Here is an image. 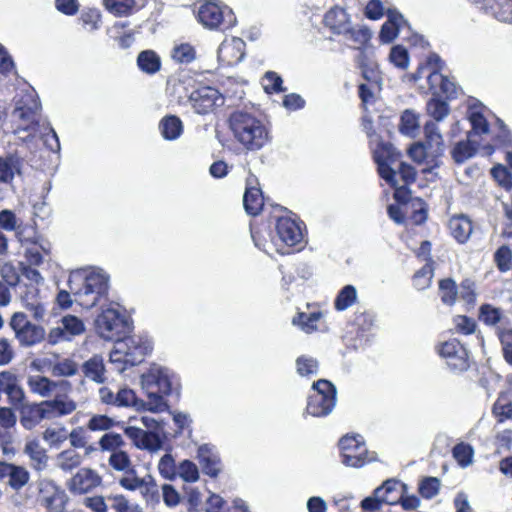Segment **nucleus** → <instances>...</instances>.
Here are the masks:
<instances>
[{
  "instance_id": "obj_1",
  "label": "nucleus",
  "mask_w": 512,
  "mask_h": 512,
  "mask_svg": "<svg viewBox=\"0 0 512 512\" xmlns=\"http://www.w3.org/2000/svg\"><path fill=\"white\" fill-rule=\"evenodd\" d=\"M70 292L75 301L83 308L101 306L94 324L99 337L106 341H116L130 331L129 321L115 303L105 305L109 290V275L102 269H78L70 273L68 279Z\"/></svg>"
},
{
  "instance_id": "obj_2",
  "label": "nucleus",
  "mask_w": 512,
  "mask_h": 512,
  "mask_svg": "<svg viewBox=\"0 0 512 512\" xmlns=\"http://www.w3.org/2000/svg\"><path fill=\"white\" fill-rule=\"evenodd\" d=\"M234 137L248 150H259L268 142V132L263 123L250 113L236 111L230 116Z\"/></svg>"
},
{
  "instance_id": "obj_3",
  "label": "nucleus",
  "mask_w": 512,
  "mask_h": 512,
  "mask_svg": "<svg viewBox=\"0 0 512 512\" xmlns=\"http://www.w3.org/2000/svg\"><path fill=\"white\" fill-rule=\"evenodd\" d=\"M151 350L152 344L145 337L138 335L121 337L115 341L114 349L110 353V361L134 366L140 364Z\"/></svg>"
},
{
  "instance_id": "obj_4",
  "label": "nucleus",
  "mask_w": 512,
  "mask_h": 512,
  "mask_svg": "<svg viewBox=\"0 0 512 512\" xmlns=\"http://www.w3.org/2000/svg\"><path fill=\"white\" fill-rule=\"evenodd\" d=\"M40 108L41 104L32 92L17 100L12 118L14 121H20L14 130L19 139L27 141L34 136L37 131L35 119Z\"/></svg>"
},
{
  "instance_id": "obj_5",
  "label": "nucleus",
  "mask_w": 512,
  "mask_h": 512,
  "mask_svg": "<svg viewBox=\"0 0 512 512\" xmlns=\"http://www.w3.org/2000/svg\"><path fill=\"white\" fill-rule=\"evenodd\" d=\"M336 387L328 380L320 379L312 385L306 412L314 417L329 415L336 405Z\"/></svg>"
},
{
  "instance_id": "obj_6",
  "label": "nucleus",
  "mask_w": 512,
  "mask_h": 512,
  "mask_svg": "<svg viewBox=\"0 0 512 512\" xmlns=\"http://www.w3.org/2000/svg\"><path fill=\"white\" fill-rule=\"evenodd\" d=\"M197 18L210 30H226L236 23V17L229 7L220 6L213 1H207L199 7Z\"/></svg>"
},
{
  "instance_id": "obj_7",
  "label": "nucleus",
  "mask_w": 512,
  "mask_h": 512,
  "mask_svg": "<svg viewBox=\"0 0 512 512\" xmlns=\"http://www.w3.org/2000/svg\"><path fill=\"white\" fill-rule=\"evenodd\" d=\"M9 325L21 346L30 347L45 338V329L28 321L27 316L22 312L14 313Z\"/></svg>"
},
{
  "instance_id": "obj_8",
  "label": "nucleus",
  "mask_w": 512,
  "mask_h": 512,
  "mask_svg": "<svg viewBox=\"0 0 512 512\" xmlns=\"http://www.w3.org/2000/svg\"><path fill=\"white\" fill-rule=\"evenodd\" d=\"M339 446L342 452V462L346 466L358 468L372 460L368 457L367 448L360 435L342 437Z\"/></svg>"
},
{
  "instance_id": "obj_9",
  "label": "nucleus",
  "mask_w": 512,
  "mask_h": 512,
  "mask_svg": "<svg viewBox=\"0 0 512 512\" xmlns=\"http://www.w3.org/2000/svg\"><path fill=\"white\" fill-rule=\"evenodd\" d=\"M118 484L127 491H139L147 502L153 500L158 495V486L154 477L150 474L139 477L135 469L124 473L119 478Z\"/></svg>"
},
{
  "instance_id": "obj_10",
  "label": "nucleus",
  "mask_w": 512,
  "mask_h": 512,
  "mask_svg": "<svg viewBox=\"0 0 512 512\" xmlns=\"http://www.w3.org/2000/svg\"><path fill=\"white\" fill-rule=\"evenodd\" d=\"M141 383L143 389H155L164 395H169L178 390V383L167 368L154 365L149 371L142 375Z\"/></svg>"
},
{
  "instance_id": "obj_11",
  "label": "nucleus",
  "mask_w": 512,
  "mask_h": 512,
  "mask_svg": "<svg viewBox=\"0 0 512 512\" xmlns=\"http://www.w3.org/2000/svg\"><path fill=\"white\" fill-rule=\"evenodd\" d=\"M437 352L452 371L463 372L469 368L468 351L457 339L441 343L437 347Z\"/></svg>"
},
{
  "instance_id": "obj_12",
  "label": "nucleus",
  "mask_w": 512,
  "mask_h": 512,
  "mask_svg": "<svg viewBox=\"0 0 512 512\" xmlns=\"http://www.w3.org/2000/svg\"><path fill=\"white\" fill-rule=\"evenodd\" d=\"M425 142L423 143L429 151L431 163L430 167H424L423 173H432L434 169L438 168L441 164L440 158L445 151L443 137L439 131L438 126L434 122H427L424 127Z\"/></svg>"
},
{
  "instance_id": "obj_13",
  "label": "nucleus",
  "mask_w": 512,
  "mask_h": 512,
  "mask_svg": "<svg viewBox=\"0 0 512 512\" xmlns=\"http://www.w3.org/2000/svg\"><path fill=\"white\" fill-rule=\"evenodd\" d=\"M41 504L51 512H63L68 503L66 492L51 479L39 482Z\"/></svg>"
},
{
  "instance_id": "obj_14",
  "label": "nucleus",
  "mask_w": 512,
  "mask_h": 512,
  "mask_svg": "<svg viewBox=\"0 0 512 512\" xmlns=\"http://www.w3.org/2000/svg\"><path fill=\"white\" fill-rule=\"evenodd\" d=\"M386 152L389 155L387 159H384L378 151L374 154V159L378 165V172L387 183L394 187L395 200L400 203H406L410 198L409 190L406 187L407 185L400 184L399 180L396 179V171L391 167V164L393 163V160L390 157L391 152L389 149H387Z\"/></svg>"
},
{
  "instance_id": "obj_15",
  "label": "nucleus",
  "mask_w": 512,
  "mask_h": 512,
  "mask_svg": "<svg viewBox=\"0 0 512 512\" xmlns=\"http://www.w3.org/2000/svg\"><path fill=\"white\" fill-rule=\"evenodd\" d=\"M27 385L31 393L41 398H52L58 392H70L72 385L67 380H51L42 375H31L27 379Z\"/></svg>"
},
{
  "instance_id": "obj_16",
  "label": "nucleus",
  "mask_w": 512,
  "mask_h": 512,
  "mask_svg": "<svg viewBox=\"0 0 512 512\" xmlns=\"http://www.w3.org/2000/svg\"><path fill=\"white\" fill-rule=\"evenodd\" d=\"M102 483V477L97 471L89 467L80 468L70 479L66 482V487L73 495H84Z\"/></svg>"
},
{
  "instance_id": "obj_17",
  "label": "nucleus",
  "mask_w": 512,
  "mask_h": 512,
  "mask_svg": "<svg viewBox=\"0 0 512 512\" xmlns=\"http://www.w3.org/2000/svg\"><path fill=\"white\" fill-rule=\"evenodd\" d=\"M85 332L83 321L74 315H65L61 318L58 326L52 328L48 334V341L57 344L62 341H70L73 337Z\"/></svg>"
},
{
  "instance_id": "obj_18",
  "label": "nucleus",
  "mask_w": 512,
  "mask_h": 512,
  "mask_svg": "<svg viewBox=\"0 0 512 512\" xmlns=\"http://www.w3.org/2000/svg\"><path fill=\"white\" fill-rule=\"evenodd\" d=\"M189 102L197 114H207L212 111L215 106L220 105L223 99L218 90L204 86L191 93Z\"/></svg>"
},
{
  "instance_id": "obj_19",
  "label": "nucleus",
  "mask_w": 512,
  "mask_h": 512,
  "mask_svg": "<svg viewBox=\"0 0 512 512\" xmlns=\"http://www.w3.org/2000/svg\"><path fill=\"white\" fill-rule=\"evenodd\" d=\"M69 392H58L52 399L42 401L47 419L70 415L77 409V403L67 396Z\"/></svg>"
},
{
  "instance_id": "obj_20",
  "label": "nucleus",
  "mask_w": 512,
  "mask_h": 512,
  "mask_svg": "<svg viewBox=\"0 0 512 512\" xmlns=\"http://www.w3.org/2000/svg\"><path fill=\"white\" fill-rule=\"evenodd\" d=\"M276 234L279 241L288 247L295 246L302 240V231L298 223L287 217H280L276 223Z\"/></svg>"
},
{
  "instance_id": "obj_21",
  "label": "nucleus",
  "mask_w": 512,
  "mask_h": 512,
  "mask_svg": "<svg viewBox=\"0 0 512 512\" xmlns=\"http://www.w3.org/2000/svg\"><path fill=\"white\" fill-rule=\"evenodd\" d=\"M23 452L28 456L30 465L35 471L41 472L48 467L49 456L39 440H27Z\"/></svg>"
},
{
  "instance_id": "obj_22",
  "label": "nucleus",
  "mask_w": 512,
  "mask_h": 512,
  "mask_svg": "<svg viewBox=\"0 0 512 512\" xmlns=\"http://www.w3.org/2000/svg\"><path fill=\"white\" fill-rule=\"evenodd\" d=\"M324 24L334 34L343 35L344 32L348 31L351 20L343 8L334 6L326 12Z\"/></svg>"
},
{
  "instance_id": "obj_23",
  "label": "nucleus",
  "mask_w": 512,
  "mask_h": 512,
  "mask_svg": "<svg viewBox=\"0 0 512 512\" xmlns=\"http://www.w3.org/2000/svg\"><path fill=\"white\" fill-rule=\"evenodd\" d=\"M480 7L486 14L501 22L512 23V0H482Z\"/></svg>"
},
{
  "instance_id": "obj_24",
  "label": "nucleus",
  "mask_w": 512,
  "mask_h": 512,
  "mask_svg": "<svg viewBox=\"0 0 512 512\" xmlns=\"http://www.w3.org/2000/svg\"><path fill=\"white\" fill-rule=\"evenodd\" d=\"M43 419H47L43 402L22 406L20 410V423L26 430H32Z\"/></svg>"
},
{
  "instance_id": "obj_25",
  "label": "nucleus",
  "mask_w": 512,
  "mask_h": 512,
  "mask_svg": "<svg viewBox=\"0 0 512 512\" xmlns=\"http://www.w3.org/2000/svg\"><path fill=\"white\" fill-rule=\"evenodd\" d=\"M406 485L396 479L386 480L382 486L375 489V494L384 504L393 505L400 501Z\"/></svg>"
},
{
  "instance_id": "obj_26",
  "label": "nucleus",
  "mask_w": 512,
  "mask_h": 512,
  "mask_svg": "<svg viewBox=\"0 0 512 512\" xmlns=\"http://www.w3.org/2000/svg\"><path fill=\"white\" fill-rule=\"evenodd\" d=\"M387 17L388 19L383 24L379 34V38L383 43L392 42L398 36L401 28L406 25L403 16L395 10H388Z\"/></svg>"
},
{
  "instance_id": "obj_27",
  "label": "nucleus",
  "mask_w": 512,
  "mask_h": 512,
  "mask_svg": "<svg viewBox=\"0 0 512 512\" xmlns=\"http://www.w3.org/2000/svg\"><path fill=\"white\" fill-rule=\"evenodd\" d=\"M449 229L455 240L463 244L469 240L473 231V224L468 216L460 214L450 219Z\"/></svg>"
},
{
  "instance_id": "obj_28",
  "label": "nucleus",
  "mask_w": 512,
  "mask_h": 512,
  "mask_svg": "<svg viewBox=\"0 0 512 512\" xmlns=\"http://www.w3.org/2000/svg\"><path fill=\"white\" fill-rule=\"evenodd\" d=\"M23 160L17 155L9 154L0 157V182L10 183L15 175H20Z\"/></svg>"
},
{
  "instance_id": "obj_29",
  "label": "nucleus",
  "mask_w": 512,
  "mask_h": 512,
  "mask_svg": "<svg viewBox=\"0 0 512 512\" xmlns=\"http://www.w3.org/2000/svg\"><path fill=\"white\" fill-rule=\"evenodd\" d=\"M243 45V42L238 38L223 41L218 48V58L227 64L241 61L243 58V53L241 52Z\"/></svg>"
},
{
  "instance_id": "obj_30",
  "label": "nucleus",
  "mask_w": 512,
  "mask_h": 512,
  "mask_svg": "<svg viewBox=\"0 0 512 512\" xmlns=\"http://www.w3.org/2000/svg\"><path fill=\"white\" fill-rule=\"evenodd\" d=\"M198 458L204 473L215 477L220 471V460L209 445H202L198 449Z\"/></svg>"
},
{
  "instance_id": "obj_31",
  "label": "nucleus",
  "mask_w": 512,
  "mask_h": 512,
  "mask_svg": "<svg viewBox=\"0 0 512 512\" xmlns=\"http://www.w3.org/2000/svg\"><path fill=\"white\" fill-rule=\"evenodd\" d=\"M82 371L85 377L96 383H104L106 380L103 358L99 355H94L85 361L82 365Z\"/></svg>"
},
{
  "instance_id": "obj_32",
  "label": "nucleus",
  "mask_w": 512,
  "mask_h": 512,
  "mask_svg": "<svg viewBox=\"0 0 512 512\" xmlns=\"http://www.w3.org/2000/svg\"><path fill=\"white\" fill-rule=\"evenodd\" d=\"M159 129L164 139L175 140L182 134L183 124L180 118L174 115H170L164 117L161 120Z\"/></svg>"
},
{
  "instance_id": "obj_33",
  "label": "nucleus",
  "mask_w": 512,
  "mask_h": 512,
  "mask_svg": "<svg viewBox=\"0 0 512 512\" xmlns=\"http://www.w3.org/2000/svg\"><path fill=\"white\" fill-rule=\"evenodd\" d=\"M243 205L249 215H257L263 207L262 192L259 188L248 187L243 196Z\"/></svg>"
},
{
  "instance_id": "obj_34",
  "label": "nucleus",
  "mask_w": 512,
  "mask_h": 512,
  "mask_svg": "<svg viewBox=\"0 0 512 512\" xmlns=\"http://www.w3.org/2000/svg\"><path fill=\"white\" fill-rule=\"evenodd\" d=\"M137 64L146 74H155L161 68L160 57L153 50L142 51L137 57Z\"/></svg>"
},
{
  "instance_id": "obj_35",
  "label": "nucleus",
  "mask_w": 512,
  "mask_h": 512,
  "mask_svg": "<svg viewBox=\"0 0 512 512\" xmlns=\"http://www.w3.org/2000/svg\"><path fill=\"white\" fill-rule=\"evenodd\" d=\"M82 463V456L73 449L60 452L56 457V465L64 472L72 471Z\"/></svg>"
},
{
  "instance_id": "obj_36",
  "label": "nucleus",
  "mask_w": 512,
  "mask_h": 512,
  "mask_svg": "<svg viewBox=\"0 0 512 512\" xmlns=\"http://www.w3.org/2000/svg\"><path fill=\"white\" fill-rule=\"evenodd\" d=\"M346 40L353 43L354 48H360L368 43L372 37L371 30L366 26L353 27L349 25L348 31L343 33Z\"/></svg>"
},
{
  "instance_id": "obj_37",
  "label": "nucleus",
  "mask_w": 512,
  "mask_h": 512,
  "mask_svg": "<svg viewBox=\"0 0 512 512\" xmlns=\"http://www.w3.org/2000/svg\"><path fill=\"white\" fill-rule=\"evenodd\" d=\"M101 451L114 453L122 450L126 446V442L121 434L115 432L104 433L98 441Z\"/></svg>"
},
{
  "instance_id": "obj_38",
  "label": "nucleus",
  "mask_w": 512,
  "mask_h": 512,
  "mask_svg": "<svg viewBox=\"0 0 512 512\" xmlns=\"http://www.w3.org/2000/svg\"><path fill=\"white\" fill-rule=\"evenodd\" d=\"M108 464L115 471L123 473L134 469L132 460L124 449L111 453L108 458Z\"/></svg>"
},
{
  "instance_id": "obj_39",
  "label": "nucleus",
  "mask_w": 512,
  "mask_h": 512,
  "mask_svg": "<svg viewBox=\"0 0 512 512\" xmlns=\"http://www.w3.org/2000/svg\"><path fill=\"white\" fill-rule=\"evenodd\" d=\"M420 123L418 116L411 110H406L403 112L399 130L402 134L414 137L419 132Z\"/></svg>"
},
{
  "instance_id": "obj_40",
  "label": "nucleus",
  "mask_w": 512,
  "mask_h": 512,
  "mask_svg": "<svg viewBox=\"0 0 512 512\" xmlns=\"http://www.w3.org/2000/svg\"><path fill=\"white\" fill-rule=\"evenodd\" d=\"M322 314L320 312L313 313H298L292 320L294 325L299 326L304 332L311 333L318 329L317 323L321 319Z\"/></svg>"
},
{
  "instance_id": "obj_41",
  "label": "nucleus",
  "mask_w": 512,
  "mask_h": 512,
  "mask_svg": "<svg viewBox=\"0 0 512 512\" xmlns=\"http://www.w3.org/2000/svg\"><path fill=\"white\" fill-rule=\"evenodd\" d=\"M120 422L114 418L102 414L93 415L87 422V429L93 432H109L112 428L119 425Z\"/></svg>"
},
{
  "instance_id": "obj_42",
  "label": "nucleus",
  "mask_w": 512,
  "mask_h": 512,
  "mask_svg": "<svg viewBox=\"0 0 512 512\" xmlns=\"http://www.w3.org/2000/svg\"><path fill=\"white\" fill-rule=\"evenodd\" d=\"M492 411L499 422L512 419V400L507 395H500L494 403Z\"/></svg>"
},
{
  "instance_id": "obj_43",
  "label": "nucleus",
  "mask_w": 512,
  "mask_h": 512,
  "mask_svg": "<svg viewBox=\"0 0 512 512\" xmlns=\"http://www.w3.org/2000/svg\"><path fill=\"white\" fill-rule=\"evenodd\" d=\"M30 479L29 471L23 466L13 465L9 474V486L18 491L23 488Z\"/></svg>"
},
{
  "instance_id": "obj_44",
  "label": "nucleus",
  "mask_w": 512,
  "mask_h": 512,
  "mask_svg": "<svg viewBox=\"0 0 512 512\" xmlns=\"http://www.w3.org/2000/svg\"><path fill=\"white\" fill-rule=\"evenodd\" d=\"M78 373V365L75 361L65 358L51 367V374L54 377H71Z\"/></svg>"
},
{
  "instance_id": "obj_45",
  "label": "nucleus",
  "mask_w": 512,
  "mask_h": 512,
  "mask_svg": "<svg viewBox=\"0 0 512 512\" xmlns=\"http://www.w3.org/2000/svg\"><path fill=\"white\" fill-rule=\"evenodd\" d=\"M357 299V291L354 286L347 285L341 289L335 299V308L343 311L349 308Z\"/></svg>"
},
{
  "instance_id": "obj_46",
  "label": "nucleus",
  "mask_w": 512,
  "mask_h": 512,
  "mask_svg": "<svg viewBox=\"0 0 512 512\" xmlns=\"http://www.w3.org/2000/svg\"><path fill=\"white\" fill-rule=\"evenodd\" d=\"M171 56L178 63L188 64L195 59L196 52L192 45L182 43L173 48Z\"/></svg>"
},
{
  "instance_id": "obj_47",
  "label": "nucleus",
  "mask_w": 512,
  "mask_h": 512,
  "mask_svg": "<svg viewBox=\"0 0 512 512\" xmlns=\"http://www.w3.org/2000/svg\"><path fill=\"white\" fill-rule=\"evenodd\" d=\"M42 438L50 447L58 448L67 440V430L65 428L49 427L42 433Z\"/></svg>"
},
{
  "instance_id": "obj_48",
  "label": "nucleus",
  "mask_w": 512,
  "mask_h": 512,
  "mask_svg": "<svg viewBox=\"0 0 512 512\" xmlns=\"http://www.w3.org/2000/svg\"><path fill=\"white\" fill-rule=\"evenodd\" d=\"M177 469L175 459L171 454H165L158 463V470L162 477L168 480H174L177 477Z\"/></svg>"
},
{
  "instance_id": "obj_49",
  "label": "nucleus",
  "mask_w": 512,
  "mask_h": 512,
  "mask_svg": "<svg viewBox=\"0 0 512 512\" xmlns=\"http://www.w3.org/2000/svg\"><path fill=\"white\" fill-rule=\"evenodd\" d=\"M494 261L501 272H507L512 269V249L507 245L500 246L495 254Z\"/></svg>"
},
{
  "instance_id": "obj_50",
  "label": "nucleus",
  "mask_w": 512,
  "mask_h": 512,
  "mask_svg": "<svg viewBox=\"0 0 512 512\" xmlns=\"http://www.w3.org/2000/svg\"><path fill=\"white\" fill-rule=\"evenodd\" d=\"M296 369L300 376L310 377L317 374L318 362L312 357L300 356L296 359Z\"/></svg>"
},
{
  "instance_id": "obj_51",
  "label": "nucleus",
  "mask_w": 512,
  "mask_h": 512,
  "mask_svg": "<svg viewBox=\"0 0 512 512\" xmlns=\"http://www.w3.org/2000/svg\"><path fill=\"white\" fill-rule=\"evenodd\" d=\"M427 112L435 121H441L449 114V107L445 101L432 98L427 103Z\"/></svg>"
},
{
  "instance_id": "obj_52",
  "label": "nucleus",
  "mask_w": 512,
  "mask_h": 512,
  "mask_svg": "<svg viewBox=\"0 0 512 512\" xmlns=\"http://www.w3.org/2000/svg\"><path fill=\"white\" fill-rule=\"evenodd\" d=\"M147 393V401L144 406L147 410L152 412H160L165 410L167 407L165 401L163 400V395L161 392L155 391V389H144Z\"/></svg>"
},
{
  "instance_id": "obj_53",
  "label": "nucleus",
  "mask_w": 512,
  "mask_h": 512,
  "mask_svg": "<svg viewBox=\"0 0 512 512\" xmlns=\"http://www.w3.org/2000/svg\"><path fill=\"white\" fill-rule=\"evenodd\" d=\"M440 297L443 303L452 305L457 296L456 284L452 279H444L439 283Z\"/></svg>"
},
{
  "instance_id": "obj_54",
  "label": "nucleus",
  "mask_w": 512,
  "mask_h": 512,
  "mask_svg": "<svg viewBox=\"0 0 512 512\" xmlns=\"http://www.w3.org/2000/svg\"><path fill=\"white\" fill-rule=\"evenodd\" d=\"M177 476L185 482H195L199 479V471L193 462L184 460L178 465Z\"/></svg>"
},
{
  "instance_id": "obj_55",
  "label": "nucleus",
  "mask_w": 512,
  "mask_h": 512,
  "mask_svg": "<svg viewBox=\"0 0 512 512\" xmlns=\"http://www.w3.org/2000/svg\"><path fill=\"white\" fill-rule=\"evenodd\" d=\"M502 311L490 304L482 305L479 318L487 325H496L502 318Z\"/></svg>"
},
{
  "instance_id": "obj_56",
  "label": "nucleus",
  "mask_w": 512,
  "mask_h": 512,
  "mask_svg": "<svg viewBox=\"0 0 512 512\" xmlns=\"http://www.w3.org/2000/svg\"><path fill=\"white\" fill-rule=\"evenodd\" d=\"M475 154V149L468 141H460L452 150V157L457 163H463Z\"/></svg>"
},
{
  "instance_id": "obj_57",
  "label": "nucleus",
  "mask_w": 512,
  "mask_h": 512,
  "mask_svg": "<svg viewBox=\"0 0 512 512\" xmlns=\"http://www.w3.org/2000/svg\"><path fill=\"white\" fill-rule=\"evenodd\" d=\"M83 505L90 509L92 512H108V495H94L90 497H86L83 500Z\"/></svg>"
},
{
  "instance_id": "obj_58",
  "label": "nucleus",
  "mask_w": 512,
  "mask_h": 512,
  "mask_svg": "<svg viewBox=\"0 0 512 512\" xmlns=\"http://www.w3.org/2000/svg\"><path fill=\"white\" fill-rule=\"evenodd\" d=\"M473 456V449L467 444H457L453 448V457L462 466L466 467L471 464Z\"/></svg>"
},
{
  "instance_id": "obj_59",
  "label": "nucleus",
  "mask_w": 512,
  "mask_h": 512,
  "mask_svg": "<svg viewBox=\"0 0 512 512\" xmlns=\"http://www.w3.org/2000/svg\"><path fill=\"white\" fill-rule=\"evenodd\" d=\"M440 482L435 477L425 478L419 486V493L427 499H431L439 492Z\"/></svg>"
},
{
  "instance_id": "obj_60",
  "label": "nucleus",
  "mask_w": 512,
  "mask_h": 512,
  "mask_svg": "<svg viewBox=\"0 0 512 512\" xmlns=\"http://www.w3.org/2000/svg\"><path fill=\"white\" fill-rule=\"evenodd\" d=\"M106 8L118 15H124L130 12L133 8L134 0H104Z\"/></svg>"
},
{
  "instance_id": "obj_61",
  "label": "nucleus",
  "mask_w": 512,
  "mask_h": 512,
  "mask_svg": "<svg viewBox=\"0 0 512 512\" xmlns=\"http://www.w3.org/2000/svg\"><path fill=\"white\" fill-rule=\"evenodd\" d=\"M389 59L391 63H393L398 68L405 69L408 67V52L404 47L400 45L394 46L391 49Z\"/></svg>"
},
{
  "instance_id": "obj_62",
  "label": "nucleus",
  "mask_w": 512,
  "mask_h": 512,
  "mask_svg": "<svg viewBox=\"0 0 512 512\" xmlns=\"http://www.w3.org/2000/svg\"><path fill=\"white\" fill-rule=\"evenodd\" d=\"M162 448V440L156 431H146L139 449L156 452Z\"/></svg>"
},
{
  "instance_id": "obj_63",
  "label": "nucleus",
  "mask_w": 512,
  "mask_h": 512,
  "mask_svg": "<svg viewBox=\"0 0 512 512\" xmlns=\"http://www.w3.org/2000/svg\"><path fill=\"white\" fill-rule=\"evenodd\" d=\"M409 155L410 157L417 163H425L426 167H430L431 163H429L428 160H430L429 151L427 150L426 146L423 143H415L409 148Z\"/></svg>"
},
{
  "instance_id": "obj_64",
  "label": "nucleus",
  "mask_w": 512,
  "mask_h": 512,
  "mask_svg": "<svg viewBox=\"0 0 512 512\" xmlns=\"http://www.w3.org/2000/svg\"><path fill=\"white\" fill-rule=\"evenodd\" d=\"M499 339L502 344L504 358L510 365H512V330L500 331Z\"/></svg>"
}]
</instances>
